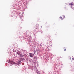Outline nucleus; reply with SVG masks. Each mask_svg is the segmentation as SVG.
Here are the masks:
<instances>
[{"instance_id": "nucleus-1", "label": "nucleus", "mask_w": 74, "mask_h": 74, "mask_svg": "<svg viewBox=\"0 0 74 74\" xmlns=\"http://www.w3.org/2000/svg\"><path fill=\"white\" fill-rule=\"evenodd\" d=\"M33 55H34V54L32 53H29V56L30 57L33 58Z\"/></svg>"}, {"instance_id": "nucleus-3", "label": "nucleus", "mask_w": 74, "mask_h": 74, "mask_svg": "<svg viewBox=\"0 0 74 74\" xmlns=\"http://www.w3.org/2000/svg\"><path fill=\"white\" fill-rule=\"evenodd\" d=\"M64 16H63L62 17H60V19H64Z\"/></svg>"}, {"instance_id": "nucleus-8", "label": "nucleus", "mask_w": 74, "mask_h": 74, "mask_svg": "<svg viewBox=\"0 0 74 74\" xmlns=\"http://www.w3.org/2000/svg\"><path fill=\"white\" fill-rule=\"evenodd\" d=\"M73 60H74V59L73 58H72Z\"/></svg>"}, {"instance_id": "nucleus-6", "label": "nucleus", "mask_w": 74, "mask_h": 74, "mask_svg": "<svg viewBox=\"0 0 74 74\" xmlns=\"http://www.w3.org/2000/svg\"><path fill=\"white\" fill-rule=\"evenodd\" d=\"M12 63L13 64H15V63L14 62H12Z\"/></svg>"}, {"instance_id": "nucleus-2", "label": "nucleus", "mask_w": 74, "mask_h": 74, "mask_svg": "<svg viewBox=\"0 0 74 74\" xmlns=\"http://www.w3.org/2000/svg\"><path fill=\"white\" fill-rule=\"evenodd\" d=\"M70 5L71 8H73V7H74V3H72Z\"/></svg>"}, {"instance_id": "nucleus-4", "label": "nucleus", "mask_w": 74, "mask_h": 74, "mask_svg": "<svg viewBox=\"0 0 74 74\" xmlns=\"http://www.w3.org/2000/svg\"><path fill=\"white\" fill-rule=\"evenodd\" d=\"M17 54H18V55H21V53L20 52H17Z\"/></svg>"}, {"instance_id": "nucleus-5", "label": "nucleus", "mask_w": 74, "mask_h": 74, "mask_svg": "<svg viewBox=\"0 0 74 74\" xmlns=\"http://www.w3.org/2000/svg\"><path fill=\"white\" fill-rule=\"evenodd\" d=\"M33 52H34V54L35 55V53H36V50H35Z\"/></svg>"}, {"instance_id": "nucleus-7", "label": "nucleus", "mask_w": 74, "mask_h": 74, "mask_svg": "<svg viewBox=\"0 0 74 74\" xmlns=\"http://www.w3.org/2000/svg\"><path fill=\"white\" fill-rule=\"evenodd\" d=\"M64 51H66V49H64Z\"/></svg>"}]
</instances>
